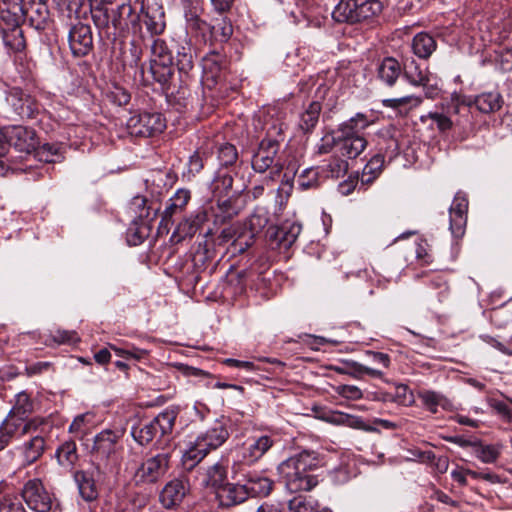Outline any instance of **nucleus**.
<instances>
[{"mask_svg":"<svg viewBox=\"0 0 512 512\" xmlns=\"http://www.w3.org/2000/svg\"><path fill=\"white\" fill-rule=\"evenodd\" d=\"M320 465L317 453L302 451L289 457L278 466V473L290 492L310 491L319 483L311 472Z\"/></svg>","mask_w":512,"mask_h":512,"instance_id":"nucleus-1","label":"nucleus"},{"mask_svg":"<svg viewBox=\"0 0 512 512\" xmlns=\"http://www.w3.org/2000/svg\"><path fill=\"white\" fill-rule=\"evenodd\" d=\"M372 123L373 120L365 114L357 113L340 125L341 136L336 142V147L341 156L355 159L366 149L368 142L359 133Z\"/></svg>","mask_w":512,"mask_h":512,"instance_id":"nucleus-2","label":"nucleus"},{"mask_svg":"<svg viewBox=\"0 0 512 512\" xmlns=\"http://www.w3.org/2000/svg\"><path fill=\"white\" fill-rule=\"evenodd\" d=\"M18 0H3L4 7L0 10V36L6 48L20 52L26 47L21 28V8Z\"/></svg>","mask_w":512,"mask_h":512,"instance_id":"nucleus-3","label":"nucleus"},{"mask_svg":"<svg viewBox=\"0 0 512 512\" xmlns=\"http://www.w3.org/2000/svg\"><path fill=\"white\" fill-rule=\"evenodd\" d=\"M229 437L226 426L221 422H215L205 433L199 435L195 442L191 443L189 448L183 454V464L188 468H193L198 464L211 450L222 446Z\"/></svg>","mask_w":512,"mask_h":512,"instance_id":"nucleus-4","label":"nucleus"},{"mask_svg":"<svg viewBox=\"0 0 512 512\" xmlns=\"http://www.w3.org/2000/svg\"><path fill=\"white\" fill-rule=\"evenodd\" d=\"M268 214L264 209H256L246 223L247 231L237 232L227 228L221 232V238L229 241L234 238L228 250L232 255L244 253L253 243L255 236L268 224Z\"/></svg>","mask_w":512,"mask_h":512,"instance_id":"nucleus-5","label":"nucleus"},{"mask_svg":"<svg viewBox=\"0 0 512 512\" xmlns=\"http://www.w3.org/2000/svg\"><path fill=\"white\" fill-rule=\"evenodd\" d=\"M175 420L176 412L174 410H165L151 421L139 427H133L131 435L142 446L148 445L153 441L156 443L166 441L172 433Z\"/></svg>","mask_w":512,"mask_h":512,"instance_id":"nucleus-6","label":"nucleus"},{"mask_svg":"<svg viewBox=\"0 0 512 512\" xmlns=\"http://www.w3.org/2000/svg\"><path fill=\"white\" fill-rule=\"evenodd\" d=\"M123 432L106 429L95 435L91 454L98 466H107L118 459L123 447L121 439Z\"/></svg>","mask_w":512,"mask_h":512,"instance_id":"nucleus-7","label":"nucleus"},{"mask_svg":"<svg viewBox=\"0 0 512 512\" xmlns=\"http://www.w3.org/2000/svg\"><path fill=\"white\" fill-rule=\"evenodd\" d=\"M128 133L134 137H151L162 133L166 121L159 112H143L132 115L126 123Z\"/></svg>","mask_w":512,"mask_h":512,"instance_id":"nucleus-8","label":"nucleus"},{"mask_svg":"<svg viewBox=\"0 0 512 512\" xmlns=\"http://www.w3.org/2000/svg\"><path fill=\"white\" fill-rule=\"evenodd\" d=\"M169 462L170 455L167 452L147 458L135 471L134 481L136 484H153L158 482L168 471Z\"/></svg>","mask_w":512,"mask_h":512,"instance_id":"nucleus-9","label":"nucleus"},{"mask_svg":"<svg viewBox=\"0 0 512 512\" xmlns=\"http://www.w3.org/2000/svg\"><path fill=\"white\" fill-rule=\"evenodd\" d=\"M279 150V143L273 139H263L257 152L252 158V167L258 173H264L271 169V178L278 175L283 165L275 160Z\"/></svg>","mask_w":512,"mask_h":512,"instance_id":"nucleus-10","label":"nucleus"},{"mask_svg":"<svg viewBox=\"0 0 512 512\" xmlns=\"http://www.w3.org/2000/svg\"><path fill=\"white\" fill-rule=\"evenodd\" d=\"M151 53V72L156 81L165 84L173 74L171 52L164 40L155 39L151 45Z\"/></svg>","mask_w":512,"mask_h":512,"instance_id":"nucleus-11","label":"nucleus"},{"mask_svg":"<svg viewBox=\"0 0 512 512\" xmlns=\"http://www.w3.org/2000/svg\"><path fill=\"white\" fill-rule=\"evenodd\" d=\"M142 22L151 36L160 35L164 32L165 13L161 5L156 1L143 0L140 14L131 20V24Z\"/></svg>","mask_w":512,"mask_h":512,"instance_id":"nucleus-12","label":"nucleus"},{"mask_svg":"<svg viewBox=\"0 0 512 512\" xmlns=\"http://www.w3.org/2000/svg\"><path fill=\"white\" fill-rule=\"evenodd\" d=\"M22 497L27 506L35 512H48L52 508V497L39 479H31L25 483Z\"/></svg>","mask_w":512,"mask_h":512,"instance_id":"nucleus-13","label":"nucleus"},{"mask_svg":"<svg viewBox=\"0 0 512 512\" xmlns=\"http://www.w3.org/2000/svg\"><path fill=\"white\" fill-rule=\"evenodd\" d=\"M17 4L21 8L22 20L36 29L43 30L49 19V10L42 0H18Z\"/></svg>","mask_w":512,"mask_h":512,"instance_id":"nucleus-14","label":"nucleus"},{"mask_svg":"<svg viewBox=\"0 0 512 512\" xmlns=\"http://www.w3.org/2000/svg\"><path fill=\"white\" fill-rule=\"evenodd\" d=\"M468 199L463 192H457L449 208V229L454 238L465 234L467 224Z\"/></svg>","mask_w":512,"mask_h":512,"instance_id":"nucleus-15","label":"nucleus"},{"mask_svg":"<svg viewBox=\"0 0 512 512\" xmlns=\"http://www.w3.org/2000/svg\"><path fill=\"white\" fill-rule=\"evenodd\" d=\"M365 357L367 358V361L374 366L361 364L355 361L349 362V367L354 369V372L351 373V376L359 378L362 374L365 373L375 378L382 377L383 372L381 368H388L390 365L389 355L386 353L369 350L365 352Z\"/></svg>","mask_w":512,"mask_h":512,"instance_id":"nucleus-16","label":"nucleus"},{"mask_svg":"<svg viewBox=\"0 0 512 512\" xmlns=\"http://www.w3.org/2000/svg\"><path fill=\"white\" fill-rule=\"evenodd\" d=\"M6 100L14 113L21 118H35L40 111V105L36 100L18 88L11 89Z\"/></svg>","mask_w":512,"mask_h":512,"instance_id":"nucleus-17","label":"nucleus"},{"mask_svg":"<svg viewBox=\"0 0 512 512\" xmlns=\"http://www.w3.org/2000/svg\"><path fill=\"white\" fill-rule=\"evenodd\" d=\"M68 42L74 56H86L93 48L91 27L83 23L73 25L68 34Z\"/></svg>","mask_w":512,"mask_h":512,"instance_id":"nucleus-18","label":"nucleus"},{"mask_svg":"<svg viewBox=\"0 0 512 512\" xmlns=\"http://www.w3.org/2000/svg\"><path fill=\"white\" fill-rule=\"evenodd\" d=\"M7 137L9 139V149L13 147L15 150L27 155L33 154L38 145L35 131L24 126L7 128Z\"/></svg>","mask_w":512,"mask_h":512,"instance_id":"nucleus-19","label":"nucleus"},{"mask_svg":"<svg viewBox=\"0 0 512 512\" xmlns=\"http://www.w3.org/2000/svg\"><path fill=\"white\" fill-rule=\"evenodd\" d=\"M43 424L44 421L40 418L20 420L19 417L9 414L1 423L0 430L13 439L15 437L26 436V434L36 433Z\"/></svg>","mask_w":512,"mask_h":512,"instance_id":"nucleus-20","label":"nucleus"},{"mask_svg":"<svg viewBox=\"0 0 512 512\" xmlns=\"http://www.w3.org/2000/svg\"><path fill=\"white\" fill-rule=\"evenodd\" d=\"M26 436H29V438L16 448L22 466H29L37 462L46 449L45 438L38 431L33 434H26Z\"/></svg>","mask_w":512,"mask_h":512,"instance_id":"nucleus-21","label":"nucleus"},{"mask_svg":"<svg viewBox=\"0 0 512 512\" xmlns=\"http://www.w3.org/2000/svg\"><path fill=\"white\" fill-rule=\"evenodd\" d=\"M301 230V224L285 222L279 227L269 228L268 239L270 244H275L277 248L288 249L295 243Z\"/></svg>","mask_w":512,"mask_h":512,"instance_id":"nucleus-22","label":"nucleus"},{"mask_svg":"<svg viewBox=\"0 0 512 512\" xmlns=\"http://www.w3.org/2000/svg\"><path fill=\"white\" fill-rule=\"evenodd\" d=\"M190 490V485L185 478H175L168 482L160 493L162 505L171 509L178 506Z\"/></svg>","mask_w":512,"mask_h":512,"instance_id":"nucleus-23","label":"nucleus"},{"mask_svg":"<svg viewBox=\"0 0 512 512\" xmlns=\"http://www.w3.org/2000/svg\"><path fill=\"white\" fill-rule=\"evenodd\" d=\"M207 221L205 210H198L190 216L184 218L175 228L171 236V241L179 243L187 238H192Z\"/></svg>","mask_w":512,"mask_h":512,"instance_id":"nucleus-24","label":"nucleus"},{"mask_svg":"<svg viewBox=\"0 0 512 512\" xmlns=\"http://www.w3.org/2000/svg\"><path fill=\"white\" fill-rule=\"evenodd\" d=\"M217 497L223 507L239 505L249 498L245 484L239 483H226L217 491Z\"/></svg>","mask_w":512,"mask_h":512,"instance_id":"nucleus-25","label":"nucleus"},{"mask_svg":"<svg viewBox=\"0 0 512 512\" xmlns=\"http://www.w3.org/2000/svg\"><path fill=\"white\" fill-rule=\"evenodd\" d=\"M402 75V65L393 57H386L377 68L378 79L386 86L393 87Z\"/></svg>","mask_w":512,"mask_h":512,"instance_id":"nucleus-26","label":"nucleus"},{"mask_svg":"<svg viewBox=\"0 0 512 512\" xmlns=\"http://www.w3.org/2000/svg\"><path fill=\"white\" fill-rule=\"evenodd\" d=\"M245 477L249 497H265L271 493L274 482L268 477L259 473H249Z\"/></svg>","mask_w":512,"mask_h":512,"instance_id":"nucleus-27","label":"nucleus"},{"mask_svg":"<svg viewBox=\"0 0 512 512\" xmlns=\"http://www.w3.org/2000/svg\"><path fill=\"white\" fill-rule=\"evenodd\" d=\"M412 52L420 59H428L437 49L436 39L427 32L417 33L411 43Z\"/></svg>","mask_w":512,"mask_h":512,"instance_id":"nucleus-28","label":"nucleus"},{"mask_svg":"<svg viewBox=\"0 0 512 512\" xmlns=\"http://www.w3.org/2000/svg\"><path fill=\"white\" fill-rule=\"evenodd\" d=\"M273 445V440L263 435L249 440L243 451V459L248 463H254L260 459Z\"/></svg>","mask_w":512,"mask_h":512,"instance_id":"nucleus-29","label":"nucleus"},{"mask_svg":"<svg viewBox=\"0 0 512 512\" xmlns=\"http://www.w3.org/2000/svg\"><path fill=\"white\" fill-rule=\"evenodd\" d=\"M359 0H340L335 6L332 17L337 22L358 23Z\"/></svg>","mask_w":512,"mask_h":512,"instance_id":"nucleus-30","label":"nucleus"},{"mask_svg":"<svg viewBox=\"0 0 512 512\" xmlns=\"http://www.w3.org/2000/svg\"><path fill=\"white\" fill-rule=\"evenodd\" d=\"M190 198L191 194L189 190L178 189L169 199V204L163 212L162 221H165L167 225L171 221L173 215L181 213L184 210Z\"/></svg>","mask_w":512,"mask_h":512,"instance_id":"nucleus-31","label":"nucleus"},{"mask_svg":"<svg viewBox=\"0 0 512 512\" xmlns=\"http://www.w3.org/2000/svg\"><path fill=\"white\" fill-rule=\"evenodd\" d=\"M227 463L223 459L208 467L203 482L206 486H211L217 491L226 484Z\"/></svg>","mask_w":512,"mask_h":512,"instance_id":"nucleus-32","label":"nucleus"},{"mask_svg":"<svg viewBox=\"0 0 512 512\" xmlns=\"http://www.w3.org/2000/svg\"><path fill=\"white\" fill-rule=\"evenodd\" d=\"M476 108L485 114L498 111L503 105V98L499 92H484L475 97Z\"/></svg>","mask_w":512,"mask_h":512,"instance_id":"nucleus-33","label":"nucleus"},{"mask_svg":"<svg viewBox=\"0 0 512 512\" xmlns=\"http://www.w3.org/2000/svg\"><path fill=\"white\" fill-rule=\"evenodd\" d=\"M79 493L85 501H93L98 496V490L93 477L85 471H77L74 474Z\"/></svg>","mask_w":512,"mask_h":512,"instance_id":"nucleus-34","label":"nucleus"},{"mask_svg":"<svg viewBox=\"0 0 512 512\" xmlns=\"http://www.w3.org/2000/svg\"><path fill=\"white\" fill-rule=\"evenodd\" d=\"M422 99L415 95L400 98H389L382 101L383 106L394 109L400 115H407L412 109L418 107Z\"/></svg>","mask_w":512,"mask_h":512,"instance_id":"nucleus-35","label":"nucleus"},{"mask_svg":"<svg viewBox=\"0 0 512 512\" xmlns=\"http://www.w3.org/2000/svg\"><path fill=\"white\" fill-rule=\"evenodd\" d=\"M402 74L414 86H425L429 80L426 70L421 69L414 59L407 60L404 63Z\"/></svg>","mask_w":512,"mask_h":512,"instance_id":"nucleus-36","label":"nucleus"},{"mask_svg":"<svg viewBox=\"0 0 512 512\" xmlns=\"http://www.w3.org/2000/svg\"><path fill=\"white\" fill-rule=\"evenodd\" d=\"M418 398L421 400L422 405L433 414L437 413L438 407L443 409L450 407V402L444 395L432 390L419 391Z\"/></svg>","mask_w":512,"mask_h":512,"instance_id":"nucleus-37","label":"nucleus"},{"mask_svg":"<svg viewBox=\"0 0 512 512\" xmlns=\"http://www.w3.org/2000/svg\"><path fill=\"white\" fill-rule=\"evenodd\" d=\"M291 512H320L321 505L311 496L297 495L288 502Z\"/></svg>","mask_w":512,"mask_h":512,"instance_id":"nucleus-38","label":"nucleus"},{"mask_svg":"<svg viewBox=\"0 0 512 512\" xmlns=\"http://www.w3.org/2000/svg\"><path fill=\"white\" fill-rule=\"evenodd\" d=\"M34 158L45 163L60 162L63 158L61 147L58 144L45 143L36 147L33 152Z\"/></svg>","mask_w":512,"mask_h":512,"instance_id":"nucleus-39","label":"nucleus"},{"mask_svg":"<svg viewBox=\"0 0 512 512\" xmlns=\"http://www.w3.org/2000/svg\"><path fill=\"white\" fill-rule=\"evenodd\" d=\"M176 65L180 72L188 73L194 66V51L191 43L184 41V43L178 47L176 54Z\"/></svg>","mask_w":512,"mask_h":512,"instance_id":"nucleus-40","label":"nucleus"},{"mask_svg":"<svg viewBox=\"0 0 512 512\" xmlns=\"http://www.w3.org/2000/svg\"><path fill=\"white\" fill-rule=\"evenodd\" d=\"M384 157L380 154L373 156L364 166L360 181L362 184H371L381 173Z\"/></svg>","mask_w":512,"mask_h":512,"instance_id":"nucleus-41","label":"nucleus"},{"mask_svg":"<svg viewBox=\"0 0 512 512\" xmlns=\"http://www.w3.org/2000/svg\"><path fill=\"white\" fill-rule=\"evenodd\" d=\"M321 111V104L317 101L311 102L307 109L301 114L299 126L305 131H311L317 124Z\"/></svg>","mask_w":512,"mask_h":512,"instance_id":"nucleus-42","label":"nucleus"},{"mask_svg":"<svg viewBox=\"0 0 512 512\" xmlns=\"http://www.w3.org/2000/svg\"><path fill=\"white\" fill-rule=\"evenodd\" d=\"M34 410V405L29 395L22 391L15 397V404L9 414L19 417L20 420L25 419Z\"/></svg>","mask_w":512,"mask_h":512,"instance_id":"nucleus-43","label":"nucleus"},{"mask_svg":"<svg viewBox=\"0 0 512 512\" xmlns=\"http://www.w3.org/2000/svg\"><path fill=\"white\" fill-rule=\"evenodd\" d=\"M382 11V3L379 0H364L358 2V23L372 19Z\"/></svg>","mask_w":512,"mask_h":512,"instance_id":"nucleus-44","label":"nucleus"},{"mask_svg":"<svg viewBox=\"0 0 512 512\" xmlns=\"http://www.w3.org/2000/svg\"><path fill=\"white\" fill-rule=\"evenodd\" d=\"M56 457L60 465L65 467L72 466L77 458V449L74 441L63 443L56 451Z\"/></svg>","mask_w":512,"mask_h":512,"instance_id":"nucleus-45","label":"nucleus"},{"mask_svg":"<svg viewBox=\"0 0 512 512\" xmlns=\"http://www.w3.org/2000/svg\"><path fill=\"white\" fill-rule=\"evenodd\" d=\"M473 451L475 456L483 463H494L500 456V449L495 445H483L480 440H476Z\"/></svg>","mask_w":512,"mask_h":512,"instance_id":"nucleus-46","label":"nucleus"},{"mask_svg":"<svg viewBox=\"0 0 512 512\" xmlns=\"http://www.w3.org/2000/svg\"><path fill=\"white\" fill-rule=\"evenodd\" d=\"M80 341V337L75 331L57 330L50 334L46 340L47 345L55 343L57 345H74Z\"/></svg>","mask_w":512,"mask_h":512,"instance_id":"nucleus-47","label":"nucleus"},{"mask_svg":"<svg viewBox=\"0 0 512 512\" xmlns=\"http://www.w3.org/2000/svg\"><path fill=\"white\" fill-rule=\"evenodd\" d=\"M348 170V162L338 156H333L325 166V172L328 177H343Z\"/></svg>","mask_w":512,"mask_h":512,"instance_id":"nucleus-48","label":"nucleus"},{"mask_svg":"<svg viewBox=\"0 0 512 512\" xmlns=\"http://www.w3.org/2000/svg\"><path fill=\"white\" fill-rule=\"evenodd\" d=\"M107 97L114 104L123 106L129 103L131 95L125 88L115 84L108 91Z\"/></svg>","mask_w":512,"mask_h":512,"instance_id":"nucleus-49","label":"nucleus"},{"mask_svg":"<svg viewBox=\"0 0 512 512\" xmlns=\"http://www.w3.org/2000/svg\"><path fill=\"white\" fill-rule=\"evenodd\" d=\"M297 183L302 190H307L317 185L318 173L314 168H306L298 176Z\"/></svg>","mask_w":512,"mask_h":512,"instance_id":"nucleus-50","label":"nucleus"},{"mask_svg":"<svg viewBox=\"0 0 512 512\" xmlns=\"http://www.w3.org/2000/svg\"><path fill=\"white\" fill-rule=\"evenodd\" d=\"M425 118L430 119L442 133L450 130L453 125L451 119L440 112H429L426 116L422 117V120Z\"/></svg>","mask_w":512,"mask_h":512,"instance_id":"nucleus-51","label":"nucleus"},{"mask_svg":"<svg viewBox=\"0 0 512 512\" xmlns=\"http://www.w3.org/2000/svg\"><path fill=\"white\" fill-rule=\"evenodd\" d=\"M213 36L220 42L227 41L233 33V27L230 22L222 19L220 22L212 26Z\"/></svg>","mask_w":512,"mask_h":512,"instance_id":"nucleus-52","label":"nucleus"},{"mask_svg":"<svg viewBox=\"0 0 512 512\" xmlns=\"http://www.w3.org/2000/svg\"><path fill=\"white\" fill-rule=\"evenodd\" d=\"M218 159L223 166H229L237 160V151L232 144H224L219 148Z\"/></svg>","mask_w":512,"mask_h":512,"instance_id":"nucleus-53","label":"nucleus"},{"mask_svg":"<svg viewBox=\"0 0 512 512\" xmlns=\"http://www.w3.org/2000/svg\"><path fill=\"white\" fill-rule=\"evenodd\" d=\"M93 414L91 413H83L77 415L72 423L69 426V431L71 433H82L83 430L90 424L93 420Z\"/></svg>","mask_w":512,"mask_h":512,"instance_id":"nucleus-54","label":"nucleus"},{"mask_svg":"<svg viewBox=\"0 0 512 512\" xmlns=\"http://www.w3.org/2000/svg\"><path fill=\"white\" fill-rule=\"evenodd\" d=\"M393 401L400 405L409 406L414 402V398L407 386L399 385L396 387Z\"/></svg>","mask_w":512,"mask_h":512,"instance_id":"nucleus-55","label":"nucleus"},{"mask_svg":"<svg viewBox=\"0 0 512 512\" xmlns=\"http://www.w3.org/2000/svg\"><path fill=\"white\" fill-rule=\"evenodd\" d=\"M203 70L206 74H210L211 72H217L221 66V57L217 54H208L203 58L202 61Z\"/></svg>","mask_w":512,"mask_h":512,"instance_id":"nucleus-56","label":"nucleus"},{"mask_svg":"<svg viewBox=\"0 0 512 512\" xmlns=\"http://www.w3.org/2000/svg\"><path fill=\"white\" fill-rule=\"evenodd\" d=\"M147 200L143 196H136L132 199L131 209L138 215L139 218H148L149 208L146 207Z\"/></svg>","mask_w":512,"mask_h":512,"instance_id":"nucleus-57","label":"nucleus"},{"mask_svg":"<svg viewBox=\"0 0 512 512\" xmlns=\"http://www.w3.org/2000/svg\"><path fill=\"white\" fill-rule=\"evenodd\" d=\"M185 19L187 26L192 29H201L202 24H204L200 20L196 8L193 6V2H191V7L185 10Z\"/></svg>","mask_w":512,"mask_h":512,"instance_id":"nucleus-58","label":"nucleus"},{"mask_svg":"<svg viewBox=\"0 0 512 512\" xmlns=\"http://www.w3.org/2000/svg\"><path fill=\"white\" fill-rule=\"evenodd\" d=\"M338 393L344 398L351 400H358L363 396L360 388L354 385H342L338 388Z\"/></svg>","mask_w":512,"mask_h":512,"instance_id":"nucleus-59","label":"nucleus"},{"mask_svg":"<svg viewBox=\"0 0 512 512\" xmlns=\"http://www.w3.org/2000/svg\"><path fill=\"white\" fill-rule=\"evenodd\" d=\"M0 512H26L22 504L10 498H5L0 504Z\"/></svg>","mask_w":512,"mask_h":512,"instance_id":"nucleus-60","label":"nucleus"},{"mask_svg":"<svg viewBox=\"0 0 512 512\" xmlns=\"http://www.w3.org/2000/svg\"><path fill=\"white\" fill-rule=\"evenodd\" d=\"M445 440L450 443L456 444L460 447L474 448V445H476L475 443H476L477 439L476 438H474V439L466 438L463 435H455V436L445 437Z\"/></svg>","mask_w":512,"mask_h":512,"instance_id":"nucleus-61","label":"nucleus"},{"mask_svg":"<svg viewBox=\"0 0 512 512\" xmlns=\"http://www.w3.org/2000/svg\"><path fill=\"white\" fill-rule=\"evenodd\" d=\"M344 425L355 429L368 430L367 426L360 417L349 414H347L344 418Z\"/></svg>","mask_w":512,"mask_h":512,"instance_id":"nucleus-62","label":"nucleus"},{"mask_svg":"<svg viewBox=\"0 0 512 512\" xmlns=\"http://www.w3.org/2000/svg\"><path fill=\"white\" fill-rule=\"evenodd\" d=\"M51 363L50 362H37L30 366L26 367V373L29 376L40 374L43 371H46L50 368Z\"/></svg>","mask_w":512,"mask_h":512,"instance_id":"nucleus-63","label":"nucleus"},{"mask_svg":"<svg viewBox=\"0 0 512 512\" xmlns=\"http://www.w3.org/2000/svg\"><path fill=\"white\" fill-rule=\"evenodd\" d=\"M234 1L235 0H210L214 10L219 13L228 12L232 8Z\"/></svg>","mask_w":512,"mask_h":512,"instance_id":"nucleus-64","label":"nucleus"}]
</instances>
